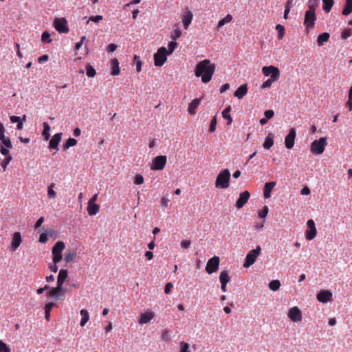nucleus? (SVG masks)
<instances>
[{"instance_id":"nucleus-45","label":"nucleus","mask_w":352,"mask_h":352,"mask_svg":"<svg viewBox=\"0 0 352 352\" xmlns=\"http://www.w3.org/2000/svg\"><path fill=\"white\" fill-rule=\"evenodd\" d=\"M12 157L8 156L4 158V160L1 162V166L3 168V171H5L7 168L8 165L12 161Z\"/></svg>"},{"instance_id":"nucleus-36","label":"nucleus","mask_w":352,"mask_h":352,"mask_svg":"<svg viewBox=\"0 0 352 352\" xmlns=\"http://www.w3.org/2000/svg\"><path fill=\"white\" fill-rule=\"evenodd\" d=\"M77 144V140L74 138H69L67 139V140L65 142V143L63 144V149L67 150L69 148L72 146H75Z\"/></svg>"},{"instance_id":"nucleus-31","label":"nucleus","mask_w":352,"mask_h":352,"mask_svg":"<svg viewBox=\"0 0 352 352\" xmlns=\"http://www.w3.org/2000/svg\"><path fill=\"white\" fill-rule=\"evenodd\" d=\"M352 12V0H346L345 6L342 10V14L347 16Z\"/></svg>"},{"instance_id":"nucleus-26","label":"nucleus","mask_w":352,"mask_h":352,"mask_svg":"<svg viewBox=\"0 0 352 352\" xmlns=\"http://www.w3.org/2000/svg\"><path fill=\"white\" fill-rule=\"evenodd\" d=\"M200 101V99L195 98L189 104L188 111L190 114L193 115L195 113V110L197 107L199 105Z\"/></svg>"},{"instance_id":"nucleus-51","label":"nucleus","mask_w":352,"mask_h":352,"mask_svg":"<svg viewBox=\"0 0 352 352\" xmlns=\"http://www.w3.org/2000/svg\"><path fill=\"white\" fill-rule=\"evenodd\" d=\"M170 339V331L168 329L164 330L162 334V340L164 341H169Z\"/></svg>"},{"instance_id":"nucleus-9","label":"nucleus","mask_w":352,"mask_h":352,"mask_svg":"<svg viewBox=\"0 0 352 352\" xmlns=\"http://www.w3.org/2000/svg\"><path fill=\"white\" fill-rule=\"evenodd\" d=\"M166 156L165 155H159L155 157L153 160V163L151 165V169L155 170H162L166 163Z\"/></svg>"},{"instance_id":"nucleus-1","label":"nucleus","mask_w":352,"mask_h":352,"mask_svg":"<svg viewBox=\"0 0 352 352\" xmlns=\"http://www.w3.org/2000/svg\"><path fill=\"white\" fill-rule=\"evenodd\" d=\"M214 70L215 65L211 64L209 60L205 59L197 63L195 69V74L196 76L201 78L203 82L206 83L212 79Z\"/></svg>"},{"instance_id":"nucleus-11","label":"nucleus","mask_w":352,"mask_h":352,"mask_svg":"<svg viewBox=\"0 0 352 352\" xmlns=\"http://www.w3.org/2000/svg\"><path fill=\"white\" fill-rule=\"evenodd\" d=\"M307 230H306V239L312 240L316 235V228L313 219H309L307 222Z\"/></svg>"},{"instance_id":"nucleus-19","label":"nucleus","mask_w":352,"mask_h":352,"mask_svg":"<svg viewBox=\"0 0 352 352\" xmlns=\"http://www.w3.org/2000/svg\"><path fill=\"white\" fill-rule=\"evenodd\" d=\"M193 14L191 11L186 10L182 16V22L184 27L186 30L188 29L189 25L191 23L192 20Z\"/></svg>"},{"instance_id":"nucleus-39","label":"nucleus","mask_w":352,"mask_h":352,"mask_svg":"<svg viewBox=\"0 0 352 352\" xmlns=\"http://www.w3.org/2000/svg\"><path fill=\"white\" fill-rule=\"evenodd\" d=\"M96 74V69L89 64L86 66V74L89 78H93Z\"/></svg>"},{"instance_id":"nucleus-10","label":"nucleus","mask_w":352,"mask_h":352,"mask_svg":"<svg viewBox=\"0 0 352 352\" xmlns=\"http://www.w3.org/2000/svg\"><path fill=\"white\" fill-rule=\"evenodd\" d=\"M316 16L315 12L306 11L305 14L304 25L307 29L312 28L315 25Z\"/></svg>"},{"instance_id":"nucleus-16","label":"nucleus","mask_w":352,"mask_h":352,"mask_svg":"<svg viewBox=\"0 0 352 352\" xmlns=\"http://www.w3.org/2000/svg\"><path fill=\"white\" fill-rule=\"evenodd\" d=\"M332 298V293L329 290H321L317 294V299L319 302L327 303L330 301Z\"/></svg>"},{"instance_id":"nucleus-37","label":"nucleus","mask_w":352,"mask_h":352,"mask_svg":"<svg viewBox=\"0 0 352 352\" xmlns=\"http://www.w3.org/2000/svg\"><path fill=\"white\" fill-rule=\"evenodd\" d=\"M280 287V282L278 280H271L269 283V288L272 291H277Z\"/></svg>"},{"instance_id":"nucleus-43","label":"nucleus","mask_w":352,"mask_h":352,"mask_svg":"<svg viewBox=\"0 0 352 352\" xmlns=\"http://www.w3.org/2000/svg\"><path fill=\"white\" fill-rule=\"evenodd\" d=\"M41 41L46 43H50L52 42V40L50 38V34L47 31L43 32L41 35Z\"/></svg>"},{"instance_id":"nucleus-5","label":"nucleus","mask_w":352,"mask_h":352,"mask_svg":"<svg viewBox=\"0 0 352 352\" xmlns=\"http://www.w3.org/2000/svg\"><path fill=\"white\" fill-rule=\"evenodd\" d=\"M167 49L165 47L159 48L156 53L154 54V64L157 67L162 66L167 60Z\"/></svg>"},{"instance_id":"nucleus-40","label":"nucleus","mask_w":352,"mask_h":352,"mask_svg":"<svg viewBox=\"0 0 352 352\" xmlns=\"http://www.w3.org/2000/svg\"><path fill=\"white\" fill-rule=\"evenodd\" d=\"M276 30L278 32V39H282L285 35V28L283 25L280 24H278L276 25Z\"/></svg>"},{"instance_id":"nucleus-12","label":"nucleus","mask_w":352,"mask_h":352,"mask_svg":"<svg viewBox=\"0 0 352 352\" xmlns=\"http://www.w3.org/2000/svg\"><path fill=\"white\" fill-rule=\"evenodd\" d=\"M296 130L294 128L289 129V133L285 138V147L288 149L293 148L296 138Z\"/></svg>"},{"instance_id":"nucleus-14","label":"nucleus","mask_w":352,"mask_h":352,"mask_svg":"<svg viewBox=\"0 0 352 352\" xmlns=\"http://www.w3.org/2000/svg\"><path fill=\"white\" fill-rule=\"evenodd\" d=\"M250 194L248 191L245 190L239 195V197L236 202V207L240 209L248 202L250 199Z\"/></svg>"},{"instance_id":"nucleus-49","label":"nucleus","mask_w":352,"mask_h":352,"mask_svg":"<svg viewBox=\"0 0 352 352\" xmlns=\"http://www.w3.org/2000/svg\"><path fill=\"white\" fill-rule=\"evenodd\" d=\"M217 123V118L215 116H214L210 122V128H209L210 132L213 133L215 131Z\"/></svg>"},{"instance_id":"nucleus-48","label":"nucleus","mask_w":352,"mask_h":352,"mask_svg":"<svg viewBox=\"0 0 352 352\" xmlns=\"http://www.w3.org/2000/svg\"><path fill=\"white\" fill-rule=\"evenodd\" d=\"M269 212L268 207L265 206L263 207L262 210L258 211V215L261 218H265Z\"/></svg>"},{"instance_id":"nucleus-64","label":"nucleus","mask_w":352,"mask_h":352,"mask_svg":"<svg viewBox=\"0 0 352 352\" xmlns=\"http://www.w3.org/2000/svg\"><path fill=\"white\" fill-rule=\"evenodd\" d=\"M310 192V189L307 186L303 187L300 190V193L302 195H309Z\"/></svg>"},{"instance_id":"nucleus-50","label":"nucleus","mask_w":352,"mask_h":352,"mask_svg":"<svg viewBox=\"0 0 352 352\" xmlns=\"http://www.w3.org/2000/svg\"><path fill=\"white\" fill-rule=\"evenodd\" d=\"M0 352H10V348L3 340H0Z\"/></svg>"},{"instance_id":"nucleus-29","label":"nucleus","mask_w":352,"mask_h":352,"mask_svg":"<svg viewBox=\"0 0 352 352\" xmlns=\"http://www.w3.org/2000/svg\"><path fill=\"white\" fill-rule=\"evenodd\" d=\"M153 317V314L151 312H145L141 314L139 322L140 324H146Z\"/></svg>"},{"instance_id":"nucleus-47","label":"nucleus","mask_w":352,"mask_h":352,"mask_svg":"<svg viewBox=\"0 0 352 352\" xmlns=\"http://www.w3.org/2000/svg\"><path fill=\"white\" fill-rule=\"evenodd\" d=\"M76 254L75 252H68L65 256V261L66 263H72L74 258L76 257Z\"/></svg>"},{"instance_id":"nucleus-33","label":"nucleus","mask_w":352,"mask_h":352,"mask_svg":"<svg viewBox=\"0 0 352 352\" xmlns=\"http://www.w3.org/2000/svg\"><path fill=\"white\" fill-rule=\"evenodd\" d=\"M80 313V315L82 316V318L80 320V326L84 327L89 319V313L86 309H81Z\"/></svg>"},{"instance_id":"nucleus-56","label":"nucleus","mask_w":352,"mask_h":352,"mask_svg":"<svg viewBox=\"0 0 352 352\" xmlns=\"http://www.w3.org/2000/svg\"><path fill=\"white\" fill-rule=\"evenodd\" d=\"M0 153L4 155L6 157L8 156H11L10 155V151L8 150V148H6L3 146L2 145H0Z\"/></svg>"},{"instance_id":"nucleus-24","label":"nucleus","mask_w":352,"mask_h":352,"mask_svg":"<svg viewBox=\"0 0 352 352\" xmlns=\"http://www.w3.org/2000/svg\"><path fill=\"white\" fill-rule=\"evenodd\" d=\"M111 74L112 76H117L120 74V70L119 67V62L118 59L113 58L111 61Z\"/></svg>"},{"instance_id":"nucleus-57","label":"nucleus","mask_w":352,"mask_h":352,"mask_svg":"<svg viewBox=\"0 0 352 352\" xmlns=\"http://www.w3.org/2000/svg\"><path fill=\"white\" fill-rule=\"evenodd\" d=\"M3 146L8 148H12V144L11 142V140L10 138H7V139L5 141H3V142L1 144Z\"/></svg>"},{"instance_id":"nucleus-15","label":"nucleus","mask_w":352,"mask_h":352,"mask_svg":"<svg viewBox=\"0 0 352 352\" xmlns=\"http://www.w3.org/2000/svg\"><path fill=\"white\" fill-rule=\"evenodd\" d=\"M66 292L65 289H57V287H53L49 290L47 295L55 300H58L60 298V296Z\"/></svg>"},{"instance_id":"nucleus-13","label":"nucleus","mask_w":352,"mask_h":352,"mask_svg":"<svg viewBox=\"0 0 352 352\" xmlns=\"http://www.w3.org/2000/svg\"><path fill=\"white\" fill-rule=\"evenodd\" d=\"M288 317L293 322H299L302 319L301 311L297 307H294L289 310Z\"/></svg>"},{"instance_id":"nucleus-3","label":"nucleus","mask_w":352,"mask_h":352,"mask_svg":"<svg viewBox=\"0 0 352 352\" xmlns=\"http://www.w3.org/2000/svg\"><path fill=\"white\" fill-rule=\"evenodd\" d=\"M230 173L228 168L220 172L216 179L215 186L217 188H227L230 184Z\"/></svg>"},{"instance_id":"nucleus-32","label":"nucleus","mask_w":352,"mask_h":352,"mask_svg":"<svg viewBox=\"0 0 352 352\" xmlns=\"http://www.w3.org/2000/svg\"><path fill=\"white\" fill-rule=\"evenodd\" d=\"M50 126L46 122H43V131L42 132V135L45 140H48L50 137Z\"/></svg>"},{"instance_id":"nucleus-46","label":"nucleus","mask_w":352,"mask_h":352,"mask_svg":"<svg viewBox=\"0 0 352 352\" xmlns=\"http://www.w3.org/2000/svg\"><path fill=\"white\" fill-rule=\"evenodd\" d=\"M352 34V30L350 29V28H346V29H344L342 34H341V38L342 39H346L348 38L349 37H350Z\"/></svg>"},{"instance_id":"nucleus-21","label":"nucleus","mask_w":352,"mask_h":352,"mask_svg":"<svg viewBox=\"0 0 352 352\" xmlns=\"http://www.w3.org/2000/svg\"><path fill=\"white\" fill-rule=\"evenodd\" d=\"M276 182H270L265 183L263 188V196L264 198L267 199L271 197V192L274 187L276 186Z\"/></svg>"},{"instance_id":"nucleus-59","label":"nucleus","mask_w":352,"mask_h":352,"mask_svg":"<svg viewBox=\"0 0 352 352\" xmlns=\"http://www.w3.org/2000/svg\"><path fill=\"white\" fill-rule=\"evenodd\" d=\"M62 258V254H53V262L54 264L58 263Z\"/></svg>"},{"instance_id":"nucleus-23","label":"nucleus","mask_w":352,"mask_h":352,"mask_svg":"<svg viewBox=\"0 0 352 352\" xmlns=\"http://www.w3.org/2000/svg\"><path fill=\"white\" fill-rule=\"evenodd\" d=\"M65 248V245L64 242L60 241L56 242L52 248V254H62V252Z\"/></svg>"},{"instance_id":"nucleus-4","label":"nucleus","mask_w":352,"mask_h":352,"mask_svg":"<svg viewBox=\"0 0 352 352\" xmlns=\"http://www.w3.org/2000/svg\"><path fill=\"white\" fill-rule=\"evenodd\" d=\"M327 138L326 137L320 138L318 140H314L311 144V151L314 155H320L324 151L326 145Z\"/></svg>"},{"instance_id":"nucleus-58","label":"nucleus","mask_w":352,"mask_h":352,"mask_svg":"<svg viewBox=\"0 0 352 352\" xmlns=\"http://www.w3.org/2000/svg\"><path fill=\"white\" fill-rule=\"evenodd\" d=\"M48 240L47 232H43L40 234L39 236V242L41 243H45Z\"/></svg>"},{"instance_id":"nucleus-20","label":"nucleus","mask_w":352,"mask_h":352,"mask_svg":"<svg viewBox=\"0 0 352 352\" xmlns=\"http://www.w3.org/2000/svg\"><path fill=\"white\" fill-rule=\"evenodd\" d=\"M21 243V235L19 232H16L14 233L11 243V248L13 251L17 249Z\"/></svg>"},{"instance_id":"nucleus-27","label":"nucleus","mask_w":352,"mask_h":352,"mask_svg":"<svg viewBox=\"0 0 352 352\" xmlns=\"http://www.w3.org/2000/svg\"><path fill=\"white\" fill-rule=\"evenodd\" d=\"M330 38V34L328 32H324L318 35L317 38V44L318 46H322L324 43Z\"/></svg>"},{"instance_id":"nucleus-53","label":"nucleus","mask_w":352,"mask_h":352,"mask_svg":"<svg viewBox=\"0 0 352 352\" xmlns=\"http://www.w3.org/2000/svg\"><path fill=\"white\" fill-rule=\"evenodd\" d=\"M144 182V177L142 175L137 174L135 177L134 183L137 185H140Z\"/></svg>"},{"instance_id":"nucleus-8","label":"nucleus","mask_w":352,"mask_h":352,"mask_svg":"<svg viewBox=\"0 0 352 352\" xmlns=\"http://www.w3.org/2000/svg\"><path fill=\"white\" fill-rule=\"evenodd\" d=\"M54 26L60 33H67L69 30L65 18H56L54 21Z\"/></svg>"},{"instance_id":"nucleus-28","label":"nucleus","mask_w":352,"mask_h":352,"mask_svg":"<svg viewBox=\"0 0 352 352\" xmlns=\"http://www.w3.org/2000/svg\"><path fill=\"white\" fill-rule=\"evenodd\" d=\"M274 144V135L271 133H270L266 138L263 144V146L265 149H270Z\"/></svg>"},{"instance_id":"nucleus-2","label":"nucleus","mask_w":352,"mask_h":352,"mask_svg":"<svg viewBox=\"0 0 352 352\" xmlns=\"http://www.w3.org/2000/svg\"><path fill=\"white\" fill-rule=\"evenodd\" d=\"M262 72L265 76H270V78L265 80L261 85L262 89L271 87L272 82L277 80L280 76L279 69L274 66H265L262 68Z\"/></svg>"},{"instance_id":"nucleus-61","label":"nucleus","mask_w":352,"mask_h":352,"mask_svg":"<svg viewBox=\"0 0 352 352\" xmlns=\"http://www.w3.org/2000/svg\"><path fill=\"white\" fill-rule=\"evenodd\" d=\"M118 46L116 44L111 43L108 45L107 51L108 52H113L116 50Z\"/></svg>"},{"instance_id":"nucleus-38","label":"nucleus","mask_w":352,"mask_h":352,"mask_svg":"<svg viewBox=\"0 0 352 352\" xmlns=\"http://www.w3.org/2000/svg\"><path fill=\"white\" fill-rule=\"evenodd\" d=\"M232 19V16L230 14H227L224 18L221 19L218 22V28H221L226 23L230 22Z\"/></svg>"},{"instance_id":"nucleus-60","label":"nucleus","mask_w":352,"mask_h":352,"mask_svg":"<svg viewBox=\"0 0 352 352\" xmlns=\"http://www.w3.org/2000/svg\"><path fill=\"white\" fill-rule=\"evenodd\" d=\"M191 244L190 241L184 240L181 242V247L184 249H187L190 247Z\"/></svg>"},{"instance_id":"nucleus-22","label":"nucleus","mask_w":352,"mask_h":352,"mask_svg":"<svg viewBox=\"0 0 352 352\" xmlns=\"http://www.w3.org/2000/svg\"><path fill=\"white\" fill-rule=\"evenodd\" d=\"M248 89V85L243 84L234 91V96L239 99H241L246 95Z\"/></svg>"},{"instance_id":"nucleus-62","label":"nucleus","mask_w":352,"mask_h":352,"mask_svg":"<svg viewBox=\"0 0 352 352\" xmlns=\"http://www.w3.org/2000/svg\"><path fill=\"white\" fill-rule=\"evenodd\" d=\"M173 285L171 283H167L165 285L164 292L165 294H169Z\"/></svg>"},{"instance_id":"nucleus-18","label":"nucleus","mask_w":352,"mask_h":352,"mask_svg":"<svg viewBox=\"0 0 352 352\" xmlns=\"http://www.w3.org/2000/svg\"><path fill=\"white\" fill-rule=\"evenodd\" d=\"M68 276V272L67 270L61 269L59 271L58 277H57V284L56 287L57 289H63V285L64 282L65 281L66 278Z\"/></svg>"},{"instance_id":"nucleus-6","label":"nucleus","mask_w":352,"mask_h":352,"mask_svg":"<svg viewBox=\"0 0 352 352\" xmlns=\"http://www.w3.org/2000/svg\"><path fill=\"white\" fill-rule=\"evenodd\" d=\"M261 248L259 245H258L256 249L250 250L245 256L243 267L247 268L253 265L261 254Z\"/></svg>"},{"instance_id":"nucleus-42","label":"nucleus","mask_w":352,"mask_h":352,"mask_svg":"<svg viewBox=\"0 0 352 352\" xmlns=\"http://www.w3.org/2000/svg\"><path fill=\"white\" fill-rule=\"evenodd\" d=\"M317 0H309L308 2V10L307 11L315 12L318 6Z\"/></svg>"},{"instance_id":"nucleus-34","label":"nucleus","mask_w":352,"mask_h":352,"mask_svg":"<svg viewBox=\"0 0 352 352\" xmlns=\"http://www.w3.org/2000/svg\"><path fill=\"white\" fill-rule=\"evenodd\" d=\"M322 8L326 12H329L333 3V0H322Z\"/></svg>"},{"instance_id":"nucleus-52","label":"nucleus","mask_w":352,"mask_h":352,"mask_svg":"<svg viewBox=\"0 0 352 352\" xmlns=\"http://www.w3.org/2000/svg\"><path fill=\"white\" fill-rule=\"evenodd\" d=\"M179 352H189V344L184 342H180Z\"/></svg>"},{"instance_id":"nucleus-44","label":"nucleus","mask_w":352,"mask_h":352,"mask_svg":"<svg viewBox=\"0 0 352 352\" xmlns=\"http://www.w3.org/2000/svg\"><path fill=\"white\" fill-rule=\"evenodd\" d=\"M177 46V43L176 41H172L168 43V50H167V53H168V55L171 54L174 52Z\"/></svg>"},{"instance_id":"nucleus-7","label":"nucleus","mask_w":352,"mask_h":352,"mask_svg":"<svg viewBox=\"0 0 352 352\" xmlns=\"http://www.w3.org/2000/svg\"><path fill=\"white\" fill-rule=\"evenodd\" d=\"M219 262L220 261L218 256H214L212 258H210L207 262L206 266V271L209 274L215 272L219 269Z\"/></svg>"},{"instance_id":"nucleus-63","label":"nucleus","mask_w":352,"mask_h":352,"mask_svg":"<svg viewBox=\"0 0 352 352\" xmlns=\"http://www.w3.org/2000/svg\"><path fill=\"white\" fill-rule=\"evenodd\" d=\"M44 221V217H40L36 222L35 225H34V228L35 229H38L39 227L41 226L42 223H43Z\"/></svg>"},{"instance_id":"nucleus-25","label":"nucleus","mask_w":352,"mask_h":352,"mask_svg":"<svg viewBox=\"0 0 352 352\" xmlns=\"http://www.w3.org/2000/svg\"><path fill=\"white\" fill-rule=\"evenodd\" d=\"M100 210V205L96 204H89L87 206V212L90 216L96 215Z\"/></svg>"},{"instance_id":"nucleus-54","label":"nucleus","mask_w":352,"mask_h":352,"mask_svg":"<svg viewBox=\"0 0 352 352\" xmlns=\"http://www.w3.org/2000/svg\"><path fill=\"white\" fill-rule=\"evenodd\" d=\"M102 19V16H101V15L92 16L87 21V23H89V21H93L94 23H98Z\"/></svg>"},{"instance_id":"nucleus-30","label":"nucleus","mask_w":352,"mask_h":352,"mask_svg":"<svg viewBox=\"0 0 352 352\" xmlns=\"http://www.w3.org/2000/svg\"><path fill=\"white\" fill-rule=\"evenodd\" d=\"M231 111V106L227 107L222 112V117L228 120V124H231L232 122V118L230 115Z\"/></svg>"},{"instance_id":"nucleus-35","label":"nucleus","mask_w":352,"mask_h":352,"mask_svg":"<svg viewBox=\"0 0 352 352\" xmlns=\"http://www.w3.org/2000/svg\"><path fill=\"white\" fill-rule=\"evenodd\" d=\"M230 278L227 271H222L219 276V280L221 283L228 284Z\"/></svg>"},{"instance_id":"nucleus-17","label":"nucleus","mask_w":352,"mask_h":352,"mask_svg":"<svg viewBox=\"0 0 352 352\" xmlns=\"http://www.w3.org/2000/svg\"><path fill=\"white\" fill-rule=\"evenodd\" d=\"M62 138V133H56L52 139L50 140L49 142V148L50 149H56V151L58 150V144L61 141Z\"/></svg>"},{"instance_id":"nucleus-55","label":"nucleus","mask_w":352,"mask_h":352,"mask_svg":"<svg viewBox=\"0 0 352 352\" xmlns=\"http://www.w3.org/2000/svg\"><path fill=\"white\" fill-rule=\"evenodd\" d=\"M264 116L267 120H270L274 117V111L272 109L266 110L264 111Z\"/></svg>"},{"instance_id":"nucleus-41","label":"nucleus","mask_w":352,"mask_h":352,"mask_svg":"<svg viewBox=\"0 0 352 352\" xmlns=\"http://www.w3.org/2000/svg\"><path fill=\"white\" fill-rule=\"evenodd\" d=\"M55 186L54 183H52L47 188V196L50 199L55 198L56 196V192L53 190Z\"/></svg>"}]
</instances>
